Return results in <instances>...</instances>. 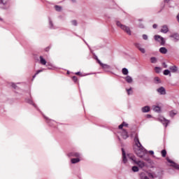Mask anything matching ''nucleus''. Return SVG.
<instances>
[{"label":"nucleus","mask_w":179,"mask_h":179,"mask_svg":"<svg viewBox=\"0 0 179 179\" xmlns=\"http://www.w3.org/2000/svg\"><path fill=\"white\" fill-rule=\"evenodd\" d=\"M134 143L136 145V148L134 149V152L138 157L142 158L145 156V155H148V150L143 147V145H142L141 141H139L138 134H136L134 137Z\"/></svg>","instance_id":"obj_1"},{"label":"nucleus","mask_w":179,"mask_h":179,"mask_svg":"<svg viewBox=\"0 0 179 179\" xmlns=\"http://www.w3.org/2000/svg\"><path fill=\"white\" fill-rule=\"evenodd\" d=\"M116 25L117 26V27H120V29L123 30V31H125L127 34H128L129 36H131V32L129 27L122 24V23H121V22L120 21H116Z\"/></svg>","instance_id":"obj_2"},{"label":"nucleus","mask_w":179,"mask_h":179,"mask_svg":"<svg viewBox=\"0 0 179 179\" xmlns=\"http://www.w3.org/2000/svg\"><path fill=\"white\" fill-rule=\"evenodd\" d=\"M129 159L130 160H132V162H134L135 164H137V166H138L140 169H143V167H145V162L142 161H136V159H135V157L134 156L129 157Z\"/></svg>","instance_id":"obj_3"},{"label":"nucleus","mask_w":179,"mask_h":179,"mask_svg":"<svg viewBox=\"0 0 179 179\" xmlns=\"http://www.w3.org/2000/svg\"><path fill=\"white\" fill-rule=\"evenodd\" d=\"M0 6L3 9H9V8H10V3H9V0H0Z\"/></svg>","instance_id":"obj_4"},{"label":"nucleus","mask_w":179,"mask_h":179,"mask_svg":"<svg viewBox=\"0 0 179 179\" xmlns=\"http://www.w3.org/2000/svg\"><path fill=\"white\" fill-rule=\"evenodd\" d=\"M148 176L150 178H152V179H155V178L161 179L162 178V172H157V173H156L155 172H151V173H148Z\"/></svg>","instance_id":"obj_5"},{"label":"nucleus","mask_w":179,"mask_h":179,"mask_svg":"<svg viewBox=\"0 0 179 179\" xmlns=\"http://www.w3.org/2000/svg\"><path fill=\"white\" fill-rule=\"evenodd\" d=\"M154 38L155 41L160 43L161 45H164V44H166V40H164V38L162 37L160 35H155Z\"/></svg>","instance_id":"obj_6"},{"label":"nucleus","mask_w":179,"mask_h":179,"mask_svg":"<svg viewBox=\"0 0 179 179\" xmlns=\"http://www.w3.org/2000/svg\"><path fill=\"white\" fill-rule=\"evenodd\" d=\"M158 121L159 122H162V124L165 127V128H167L168 125L170 124V120L166 119V117H162L158 119Z\"/></svg>","instance_id":"obj_7"},{"label":"nucleus","mask_w":179,"mask_h":179,"mask_svg":"<svg viewBox=\"0 0 179 179\" xmlns=\"http://www.w3.org/2000/svg\"><path fill=\"white\" fill-rule=\"evenodd\" d=\"M96 61L99 64V65H101V66L103 68V69H104V71H108V69H110L111 66H110V65L103 64L100 61V59H99L97 57H96Z\"/></svg>","instance_id":"obj_8"},{"label":"nucleus","mask_w":179,"mask_h":179,"mask_svg":"<svg viewBox=\"0 0 179 179\" xmlns=\"http://www.w3.org/2000/svg\"><path fill=\"white\" fill-rule=\"evenodd\" d=\"M134 46L136 47V48H138V50H139L141 52H142V54H145V52H146V50L142 48V44H141L140 43H135Z\"/></svg>","instance_id":"obj_9"},{"label":"nucleus","mask_w":179,"mask_h":179,"mask_svg":"<svg viewBox=\"0 0 179 179\" xmlns=\"http://www.w3.org/2000/svg\"><path fill=\"white\" fill-rule=\"evenodd\" d=\"M170 38H173V41L175 43H177V41H179V34L178 33H173L169 36Z\"/></svg>","instance_id":"obj_10"},{"label":"nucleus","mask_w":179,"mask_h":179,"mask_svg":"<svg viewBox=\"0 0 179 179\" xmlns=\"http://www.w3.org/2000/svg\"><path fill=\"white\" fill-rule=\"evenodd\" d=\"M166 160L168 163H171V164H172V167H174L176 170H179V165L178 164L173 162L170 158H166Z\"/></svg>","instance_id":"obj_11"},{"label":"nucleus","mask_w":179,"mask_h":179,"mask_svg":"<svg viewBox=\"0 0 179 179\" xmlns=\"http://www.w3.org/2000/svg\"><path fill=\"white\" fill-rule=\"evenodd\" d=\"M157 93H159V94H161L162 96H164V94H166V93L164 87H160L159 88L157 89Z\"/></svg>","instance_id":"obj_12"},{"label":"nucleus","mask_w":179,"mask_h":179,"mask_svg":"<svg viewBox=\"0 0 179 179\" xmlns=\"http://www.w3.org/2000/svg\"><path fill=\"white\" fill-rule=\"evenodd\" d=\"M69 157H80V153L72 152L67 155Z\"/></svg>","instance_id":"obj_13"},{"label":"nucleus","mask_w":179,"mask_h":179,"mask_svg":"<svg viewBox=\"0 0 179 179\" xmlns=\"http://www.w3.org/2000/svg\"><path fill=\"white\" fill-rule=\"evenodd\" d=\"M121 136L123 139H127V138H129V136L128 135V131H127V130L125 129H123L122 131Z\"/></svg>","instance_id":"obj_14"},{"label":"nucleus","mask_w":179,"mask_h":179,"mask_svg":"<svg viewBox=\"0 0 179 179\" xmlns=\"http://www.w3.org/2000/svg\"><path fill=\"white\" fill-rule=\"evenodd\" d=\"M122 162L124 164L128 162V159H127V155L125 154V150H124V148H122Z\"/></svg>","instance_id":"obj_15"},{"label":"nucleus","mask_w":179,"mask_h":179,"mask_svg":"<svg viewBox=\"0 0 179 179\" xmlns=\"http://www.w3.org/2000/svg\"><path fill=\"white\" fill-rule=\"evenodd\" d=\"M161 33H164V34L169 33V27H167V25L162 26L161 29Z\"/></svg>","instance_id":"obj_16"},{"label":"nucleus","mask_w":179,"mask_h":179,"mask_svg":"<svg viewBox=\"0 0 179 179\" xmlns=\"http://www.w3.org/2000/svg\"><path fill=\"white\" fill-rule=\"evenodd\" d=\"M43 117L45 120H46V122H48V124H49L50 127H52L55 124V122L54 120H50L48 117H45V115H43Z\"/></svg>","instance_id":"obj_17"},{"label":"nucleus","mask_w":179,"mask_h":179,"mask_svg":"<svg viewBox=\"0 0 179 179\" xmlns=\"http://www.w3.org/2000/svg\"><path fill=\"white\" fill-rule=\"evenodd\" d=\"M25 101L29 104H31V106H34L35 108H37V106H36V103L33 102V100L31 99H26Z\"/></svg>","instance_id":"obj_18"},{"label":"nucleus","mask_w":179,"mask_h":179,"mask_svg":"<svg viewBox=\"0 0 179 179\" xmlns=\"http://www.w3.org/2000/svg\"><path fill=\"white\" fill-rule=\"evenodd\" d=\"M142 113H149L150 111V106H145L141 108Z\"/></svg>","instance_id":"obj_19"},{"label":"nucleus","mask_w":179,"mask_h":179,"mask_svg":"<svg viewBox=\"0 0 179 179\" xmlns=\"http://www.w3.org/2000/svg\"><path fill=\"white\" fill-rule=\"evenodd\" d=\"M124 79L127 83H132V82H134L132 77H131L130 76H126Z\"/></svg>","instance_id":"obj_20"},{"label":"nucleus","mask_w":179,"mask_h":179,"mask_svg":"<svg viewBox=\"0 0 179 179\" xmlns=\"http://www.w3.org/2000/svg\"><path fill=\"white\" fill-rule=\"evenodd\" d=\"M71 162L72 164H76V163H79V162H80V159H79V157L73 158L71 159Z\"/></svg>","instance_id":"obj_21"},{"label":"nucleus","mask_w":179,"mask_h":179,"mask_svg":"<svg viewBox=\"0 0 179 179\" xmlns=\"http://www.w3.org/2000/svg\"><path fill=\"white\" fill-rule=\"evenodd\" d=\"M39 58H40V64H41V65H45L47 64V61L45 60L43 56H40Z\"/></svg>","instance_id":"obj_22"},{"label":"nucleus","mask_w":179,"mask_h":179,"mask_svg":"<svg viewBox=\"0 0 179 179\" xmlns=\"http://www.w3.org/2000/svg\"><path fill=\"white\" fill-rule=\"evenodd\" d=\"M159 52H161V54H167V48L164 47L160 48Z\"/></svg>","instance_id":"obj_23"},{"label":"nucleus","mask_w":179,"mask_h":179,"mask_svg":"<svg viewBox=\"0 0 179 179\" xmlns=\"http://www.w3.org/2000/svg\"><path fill=\"white\" fill-rule=\"evenodd\" d=\"M170 71H171V72L175 73L176 71L178 70V68L176 66H172L169 67Z\"/></svg>","instance_id":"obj_24"},{"label":"nucleus","mask_w":179,"mask_h":179,"mask_svg":"<svg viewBox=\"0 0 179 179\" xmlns=\"http://www.w3.org/2000/svg\"><path fill=\"white\" fill-rule=\"evenodd\" d=\"M152 109L154 110V111H155V113H160L161 108L159 106H152Z\"/></svg>","instance_id":"obj_25"},{"label":"nucleus","mask_w":179,"mask_h":179,"mask_svg":"<svg viewBox=\"0 0 179 179\" xmlns=\"http://www.w3.org/2000/svg\"><path fill=\"white\" fill-rule=\"evenodd\" d=\"M127 93L128 96H131V94H133L134 91L132 90V87H130L129 89H126Z\"/></svg>","instance_id":"obj_26"},{"label":"nucleus","mask_w":179,"mask_h":179,"mask_svg":"<svg viewBox=\"0 0 179 179\" xmlns=\"http://www.w3.org/2000/svg\"><path fill=\"white\" fill-rule=\"evenodd\" d=\"M169 115L171 118H173L175 115H177V112H175L174 110H171L169 112Z\"/></svg>","instance_id":"obj_27"},{"label":"nucleus","mask_w":179,"mask_h":179,"mask_svg":"<svg viewBox=\"0 0 179 179\" xmlns=\"http://www.w3.org/2000/svg\"><path fill=\"white\" fill-rule=\"evenodd\" d=\"M49 26L50 29H55V27H54V24L52 23L51 18H49Z\"/></svg>","instance_id":"obj_28"},{"label":"nucleus","mask_w":179,"mask_h":179,"mask_svg":"<svg viewBox=\"0 0 179 179\" xmlns=\"http://www.w3.org/2000/svg\"><path fill=\"white\" fill-rule=\"evenodd\" d=\"M151 64H156L157 62V58L152 57L150 58Z\"/></svg>","instance_id":"obj_29"},{"label":"nucleus","mask_w":179,"mask_h":179,"mask_svg":"<svg viewBox=\"0 0 179 179\" xmlns=\"http://www.w3.org/2000/svg\"><path fill=\"white\" fill-rule=\"evenodd\" d=\"M131 170L134 171V173H138V171H139V168H138L136 166H132Z\"/></svg>","instance_id":"obj_30"},{"label":"nucleus","mask_w":179,"mask_h":179,"mask_svg":"<svg viewBox=\"0 0 179 179\" xmlns=\"http://www.w3.org/2000/svg\"><path fill=\"white\" fill-rule=\"evenodd\" d=\"M44 70H45L44 69H43L38 70V71H36V73H35V75L33 76V77H32L33 79H34V78L37 76V75H38V73L43 72V71H44Z\"/></svg>","instance_id":"obj_31"},{"label":"nucleus","mask_w":179,"mask_h":179,"mask_svg":"<svg viewBox=\"0 0 179 179\" xmlns=\"http://www.w3.org/2000/svg\"><path fill=\"white\" fill-rule=\"evenodd\" d=\"M122 72L123 75H128V73H129L128 69L123 68L122 70Z\"/></svg>","instance_id":"obj_32"},{"label":"nucleus","mask_w":179,"mask_h":179,"mask_svg":"<svg viewBox=\"0 0 179 179\" xmlns=\"http://www.w3.org/2000/svg\"><path fill=\"white\" fill-rule=\"evenodd\" d=\"M55 10H56L57 12H61V10H62V7H61V6H55Z\"/></svg>","instance_id":"obj_33"},{"label":"nucleus","mask_w":179,"mask_h":179,"mask_svg":"<svg viewBox=\"0 0 179 179\" xmlns=\"http://www.w3.org/2000/svg\"><path fill=\"white\" fill-rule=\"evenodd\" d=\"M161 153H162V157H166V155H167V151H166V150H162Z\"/></svg>","instance_id":"obj_34"},{"label":"nucleus","mask_w":179,"mask_h":179,"mask_svg":"<svg viewBox=\"0 0 179 179\" xmlns=\"http://www.w3.org/2000/svg\"><path fill=\"white\" fill-rule=\"evenodd\" d=\"M164 75H165V76H167V75H170V70H169V69L164 70Z\"/></svg>","instance_id":"obj_35"},{"label":"nucleus","mask_w":179,"mask_h":179,"mask_svg":"<svg viewBox=\"0 0 179 179\" xmlns=\"http://www.w3.org/2000/svg\"><path fill=\"white\" fill-rule=\"evenodd\" d=\"M155 72L157 73H160V72H162V69H160V67H155Z\"/></svg>","instance_id":"obj_36"},{"label":"nucleus","mask_w":179,"mask_h":179,"mask_svg":"<svg viewBox=\"0 0 179 179\" xmlns=\"http://www.w3.org/2000/svg\"><path fill=\"white\" fill-rule=\"evenodd\" d=\"M71 24H73V26H78V22L73 20L71 21Z\"/></svg>","instance_id":"obj_37"},{"label":"nucleus","mask_w":179,"mask_h":179,"mask_svg":"<svg viewBox=\"0 0 179 179\" xmlns=\"http://www.w3.org/2000/svg\"><path fill=\"white\" fill-rule=\"evenodd\" d=\"M124 124H125V122H123L121 124L119 125V129H122V128H124Z\"/></svg>","instance_id":"obj_38"},{"label":"nucleus","mask_w":179,"mask_h":179,"mask_svg":"<svg viewBox=\"0 0 179 179\" xmlns=\"http://www.w3.org/2000/svg\"><path fill=\"white\" fill-rule=\"evenodd\" d=\"M72 80H73V82H75V83H76V82H78V77L73 76Z\"/></svg>","instance_id":"obj_39"},{"label":"nucleus","mask_w":179,"mask_h":179,"mask_svg":"<svg viewBox=\"0 0 179 179\" xmlns=\"http://www.w3.org/2000/svg\"><path fill=\"white\" fill-rule=\"evenodd\" d=\"M155 81L157 82V83H160V78H159V77H155Z\"/></svg>","instance_id":"obj_40"},{"label":"nucleus","mask_w":179,"mask_h":179,"mask_svg":"<svg viewBox=\"0 0 179 179\" xmlns=\"http://www.w3.org/2000/svg\"><path fill=\"white\" fill-rule=\"evenodd\" d=\"M142 38L143 40H148V36L146 34H143Z\"/></svg>","instance_id":"obj_41"},{"label":"nucleus","mask_w":179,"mask_h":179,"mask_svg":"<svg viewBox=\"0 0 179 179\" xmlns=\"http://www.w3.org/2000/svg\"><path fill=\"white\" fill-rule=\"evenodd\" d=\"M138 27H139L140 29H145V25H144L143 24H138Z\"/></svg>","instance_id":"obj_42"},{"label":"nucleus","mask_w":179,"mask_h":179,"mask_svg":"<svg viewBox=\"0 0 179 179\" xmlns=\"http://www.w3.org/2000/svg\"><path fill=\"white\" fill-rule=\"evenodd\" d=\"M50 49H51V46H48V47H47V48L45 49V51L46 52H48V51H50Z\"/></svg>","instance_id":"obj_43"},{"label":"nucleus","mask_w":179,"mask_h":179,"mask_svg":"<svg viewBox=\"0 0 179 179\" xmlns=\"http://www.w3.org/2000/svg\"><path fill=\"white\" fill-rule=\"evenodd\" d=\"M162 66H164V68H168L169 66L166 64V62H163Z\"/></svg>","instance_id":"obj_44"},{"label":"nucleus","mask_w":179,"mask_h":179,"mask_svg":"<svg viewBox=\"0 0 179 179\" xmlns=\"http://www.w3.org/2000/svg\"><path fill=\"white\" fill-rule=\"evenodd\" d=\"M11 86H12V87H13V89H16V87H17L16 84H15L13 83L11 84Z\"/></svg>","instance_id":"obj_45"},{"label":"nucleus","mask_w":179,"mask_h":179,"mask_svg":"<svg viewBox=\"0 0 179 179\" xmlns=\"http://www.w3.org/2000/svg\"><path fill=\"white\" fill-rule=\"evenodd\" d=\"M152 27H153V29H157V24H154L152 25Z\"/></svg>","instance_id":"obj_46"},{"label":"nucleus","mask_w":179,"mask_h":179,"mask_svg":"<svg viewBox=\"0 0 179 179\" xmlns=\"http://www.w3.org/2000/svg\"><path fill=\"white\" fill-rule=\"evenodd\" d=\"M149 153H150L151 155H155V152L153 150H150Z\"/></svg>","instance_id":"obj_47"},{"label":"nucleus","mask_w":179,"mask_h":179,"mask_svg":"<svg viewBox=\"0 0 179 179\" xmlns=\"http://www.w3.org/2000/svg\"><path fill=\"white\" fill-rule=\"evenodd\" d=\"M147 118H152V115H147Z\"/></svg>","instance_id":"obj_48"},{"label":"nucleus","mask_w":179,"mask_h":179,"mask_svg":"<svg viewBox=\"0 0 179 179\" xmlns=\"http://www.w3.org/2000/svg\"><path fill=\"white\" fill-rule=\"evenodd\" d=\"M124 127H128V123L124 122Z\"/></svg>","instance_id":"obj_49"},{"label":"nucleus","mask_w":179,"mask_h":179,"mask_svg":"<svg viewBox=\"0 0 179 179\" xmlns=\"http://www.w3.org/2000/svg\"><path fill=\"white\" fill-rule=\"evenodd\" d=\"M141 179H148V176H144V177H142Z\"/></svg>","instance_id":"obj_50"},{"label":"nucleus","mask_w":179,"mask_h":179,"mask_svg":"<svg viewBox=\"0 0 179 179\" xmlns=\"http://www.w3.org/2000/svg\"><path fill=\"white\" fill-rule=\"evenodd\" d=\"M164 2H166L167 3H169V2H170V0H164Z\"/></svg>","instance_id":"obj_51"},{"label":"nucleus","mask_w":179,"mask_h":179,"mask_svg":"<svg viewBox=\"0 0 179 179\" xmlns=\"http://www.w3.org/2000/svg\"><path fill=\"white\" fill-rule=\"evenodd\" d=\"M76 75H80V72H77V73H76Z\"/></svg>","instance_id":"obj_52"},{"label":"nucleus","mask_w":179,"mask_h":179,"mask_svg":"<svg viewBox=\"0 0 179 179\" xmlns=\"http://www.w3.org/2000/svg\"><path fill=\"white\" fill-rule=\"evenodd\" d=\"M143 19H138V22H143Z\"/></svg>","instance_id":"obj_53"},{"label":"nucleus","mask_w":179,"mask_h":179,"mask_svg":"<svg viewBox=\"0 0 179 179\" xmlns=\"http://www.w3.org/2000/svg\"><path fill=\"white\" fill-rule=\"evenodd\" d=\"M83 41L85 42V44L87 45V46L89 47V45L87 44V43L86 42V41L83 40Z\"/></svg>","instance_id":"obj_54"},{"label":"nucleus","mask_w":179,"mask_h":179,"mask_svg":"<svg viewBox=\"0 0 179 179\" xmlns=\"http://www.w3.org/2000/svg\"><path fill=\"white\" fill-rule=\"evenodd\" d=\"M3 19L0 17V22H3Z\"/></svg>","instance_id":"obj_55"},{"label":"nucleus","mask_w":179,"mask_h":179,"mask_svg":"<svg viewBox=\"0 0 179 179\" xmlns=\"http://www.w3.org/2000/svg\"><path fill=\"white\" fill-rule=\"evenodd\" d=\"M72 2H75V0H72Z\"/></svg>","instance_id":"obj_56"},{"label":"nucleus","mask_w":179,"mask_h":179,"mask_svg":"<svg viewBox=\"0 0 179 179\" xmlns=\"http://www.w3.org/2000/svg\"><path fill=\"white\" fill-rule=\"evenodd\" d=\"M48 69H51V68L48 67Z\"/></svg>","instance_id":"obj_57"},{"label":"nucleus","mask_w":179,"mask_h":179,"mask_svg":"<svg viewBox=\"0 0 179 179\" xmlns=\"http://www.w3.org/2000/svg\"><path fill=\"white\" fill-rule=\"evenodd\" d=\"M118 139H119V141L120 140V137H118Z\"/></svg>","instance_id":"obj_58"},{"label":"nucleus","mask_w":179,"mask_h":179,"mask_svg":"<svg viewBox=\"0 0 179 179\" xmlns=\"http://www.w3.org/2000/svg\"><path fill=\"white\" fill-rule=\"evenodd\" d=\"M148 179H149V177H148Z\"/></svg>","instance_id":"obj_59"}]
</instances>
